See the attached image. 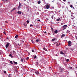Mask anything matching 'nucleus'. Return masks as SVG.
<instances>
[{
  "mask_svg": "<svg viewBox=\"0 0 77 77\" xmlns=\"http://www.w3.org/2000/svg\"><path fill=\"white\" fill-rule=\"evenodd\" d=\"M11 58H12V57H13V56H11Z\"/></svg>",
  "mask_w": 77,
  "mask_h": 77,
  "instance_id": "obj_50",
  "label": "nucleus"
},
{
  "mask_svg": "<svg viewBox=\"0 0 77 77\" xmlns=\"http://www.w3.org/2000/svg\"><path fill=\"white\" fill-rule=\"evenodd\" d=\"M29 59V57H27L26 59V60H28V59Z\"/></svg>",
  "mask_w": 77,
  "mask_h": 77,
  "instance_id": "obj_30",
  "label": "nucleus"
},
{
  "mask_svg": "<svg viewBox=\"0 0 77 77\" xmlns=\"http://www.w3.org/2000/svg\"><path fill=\"white\" fill-rule=\"evenodd\" d=\"M51 29L52 30H53V28L52 27L51 28Z\"/></svg>",
  "mask_w": 77,
  "mask_h": 77,
  "instance_id": "obj_43",
  "label": "nucleus"
},
{
  "mask_svg": "<svg viewBox=\"0 0 77 77\" xmlns=\"http://www.w3.org/2000/svg\"><path fill=\"white\" fill-rule=\"evenodd\" d=\"M56 56H57V54H56Z\"/></svg>",
  "mask_w": 77,
  "mask_h": 77,
  "instance_id": "obj_52",
  "label": "nucleus"
},
{
  "mask_svg": "<svg viewBox=\"0 0 77 77\" xmlns=\"http://www.w3.org/2000/svg\"><path fill=\"white\" fill-rule=\"evenodd\" d=\"M15 8H14L12 10H11V12H12V11H14V10H15Z\"/></svg>",
  "mask_w": 77,
  "mask_h": 77,
  "instance_id": "obj_20",
  "label": "nucleus"
},
{
  "mask_svg": "<svg viewBox=\"0 0 77 77\" xmlns=\"http://www.w3.org/2000/svg\"><path fill=\"white\" fill-rule=\"evenodd\" d=\"M2 0V1H3V0Z\"/></svg>",
  "mask_w": 77,
  "mask_h": 77,
  "instance_id": "obj_57",
  "label": "nucleus"
},
{
  "mask_svg": "<svg viewBox=\"0 0 77 77\" xmlns=\"http://www.w3.org/2000/svg\"><path fill=\"white\" fill-rule=\"evenodd\" d=\"M68 27V26L66 25H64L63 26H62V28H63V30H65V29H66V27Z\"/></svg>",
  "mask_w": 77,
  "mask_h": 77,
  "instance_id": "obj_2",
  "label": "nucleus"
},
{
  "mask_svg": "<svg viewBox=\"0 0 77 77\" xmlns=\"http://www.w3.org/2000/svg\"><path fill=\"white\" fill-rule=\"evenodd\" d=\"M73 9H75V8H74V7L73 8Z\"/></svg>",
  "mask_w": 77,
  "mask_h": 77,
  "instance_id": "obj_47",
  "label": "nucleus"
},
{
  "mask_svg": "<svg viewBox=\"0 0 77 77\" xmlns=\"http://www.w3.org/2000/svg\"><path fill=\"white\" fill-rule=\"evenodd\" d=\"M56 45H57V47H58V46H59V44H57Z\"/></svg>",
  "mask_w": 77,
  "mask_h": 77,
  "instance_id": "obj_41",
  "label": "nucleus"
},
{
  "mask_svg": "<svg viewBox=\"0 0 77 77\" xmlns=\"http://www.w3.org/2000/svg\"><path fill=\"white\" fill-rule=\"evenodd\" d=\"M31 41H32V43H33V44H34V43H35V42H34V41H33V39H32Z\"/></svg>",
  "mask_w": 77,
  "mask_h": 77,
  "instance_id": "obj_17",
  "label": "nucleus"
},
{
  "mask_svg": "<svg viewBox=\"0 0 77 77\" xmlns=\"http://www.w3.org/2000/svg\"><path fill=\"white\" fill-rule=\"evenodd\" d=\"M32 52H33V53H35V50H34L32 49Z\"/></svg>",
  "mask_w": 77,
  "mask_h": 77,
  "instance_id": "obj_22",
  "label": "nucleus"
},
{
  "mask_svg": "<svg viewBox=\"0 0 77 77\" xmlns=\"http://www.w3.org/2000/svg\"><path fill=\"white\" fill-rule=\"evenodd\" d=\"M60 53L61 54H64V53H63V52L62 51H61Z\"/></svg>",
  "mask_w": 77,
  "mask_h": 77,
  "instance_id": "obj_15",
  "label": "nucleus"
},
{
  "mask_svg": "<svg viewBox=\"0 0 77 77\" xmlns=\"http://www.w3.org/2000/svg\"><path fill=\"white\" fill-rule=\"evenodd\" d=\"M70 8H73L72 5H70Z\"/></svg>",
  "mask_w": 77,
  "mask_h": 77,
  "instance_id": "obj_33",
  "label": "nucleus"
},
{
  "mask_svg": "<svg viewBox=\"0 0 77 77\" xmlns=\"http://www.w3.org/2000/svg\"><path fill=\"white\" fill-rule=\"evenodd\" d=\"M11 76H12V74H10L8 75V77H11Z\"/></svg>",
  "mask_w": 77,
  "mask_h": 77,
  "instance_id": "obj_16",
  "label": "nucleus"
},
{
  "mask_svg": "<svg viewBox=\"0 0 77 77\" xmlns=\"http://www.w3.org/2000/svg\"><path fill=\"white\" fill-rule=\"evenodd\" d=\"M32 27H33V25H30V27H32Z\"/></svg>",
  "mask_w": 77,
  "mask_h": 77,
  "instance_id": "obj_34",
  "label": "nucleus"
},
{
  "mask_svg": "<svg viewBox=\"0 0 77 77\" xmlns=\"http://www.w3.org/2000/svg\"><path fill=\"white\" fill-rule=\"evenodd\" d=\"M18 35H17L16 36H15V38L17 39V38H18Z\"/></svg>",
  "mask_w": 77,
  "mask_h": 77,
  "instance_id": "obj_23",
  "label": "nucleus"
},
{
  "mask_svg": "<svg viewBox=\"0 0 77 77\" xmlns=\"http://www.w3.org/2000/svg\"><path fill=\"white\" fill-rule=\"evenodd\" d=\"M59 20H60V18H59L56 20V21H59Z\"/></svg>",
  "mask_w": 77,
  "mask_h": 77,
  "instance_id": "obj_10",
  "label": "nucleus"
},
{
  "mask_svg": "<svg viewBox=\"0 0 77 77\" xmlns=\"http://www.w3.org/2000/svg\"><path fill=\"white\" fill-rule=\"evenodd\" d=\"M76 68H77V66H76Z\"/></svg>",
  "mask_w": 77,
  "mask_h": 77,
  "instance_id": "obj_55",
  "label": "nucleus"
},
{
  "mask_svg": "<svg viewBox=\"0 0 77 77\" xmlns=\"http://www.w3.org/2000/svg\"><path fill=\"white\" fill-rule=\"evenodd\" d=\"M58 45H60V44L59 43L58 44Z\"/></svg>",
  "mask_w": 77,
  "mask_h": 77,
  "instance_id": "obj_46",
  "label": "nucleus"
},
{
  "mask_svg": "<svg viewBox=\"0 0 77 77\" xmlns=\"http://www.w3.org/2000/svg\"><path fill=\"white\" fill-rule=\"evenodd\" d=\"M69 12H71V11H69Z\"/></svg>",
  "mask_w": 77,
  "mask_h": 77,
  "instance_id": "obj_48",
  "label": "nucleus"
},
{
  "mask_svg": "<svg viewBox=\"0 0 77 77\" xmlns=\"http://www.w3.org/2000/svg\"><path fill=\"white\" fill-rule=\"evenodd\" d=\"M35 74H37V75H38V74H39V72L37 71H35Z\"/></svg>",
  "mask_w": 77,
  "mask_h": 77,
  "instance_id": "obj_6",
  "label": "nucleus"
},
{
  "mask_svg": "<svg viewBox=\"0 0 77 77\" xmlns=\"http://www.w3.org/2000/svg\"><path fill=\"white\" fill-rule=\"evenodd\" d=\"M71 17H72L71 18V19L72 20H73V19H74V18H75V17H74V16H73V15H71Z\"/></svg>",
  "mask_w": 77,
  "mask_h": 77,
  "instance_id": "obj_7",
  "label": "nucleus"
},
{
  "mask_svg": "<svg viewBox=\"0 0 77 77\" xmlns=\"http://www.w3.org/2000/svg\"><path fill=\"white\" fill-rule=\"evenodd\" d=\"M38 64H39V63L38 62H36V65H38Z\"/></svg>",
  "mask_w": 77,
  "mask_h": 77,
  "instance_id": "obj_26",
  "label": "nucleus"
},
{
  "mask_svg": "<svg viewBox=\"0 0 77 77\" xmlns=\"http://www.w3.org/2000/svg\"><path fill=\"white\" fill-rule=\"evenodd\" d=\"M27 24H29V20H27Z\"/></svg>",
  "mask_w": 77,
  "mask_h": 77,
  "instance_id": "obj_24",
  "label": "nucleus"
},
{
  "mask_svg": "<svg viewBox=\"0 0 77 77\" xmlns=\"http://www.w3.org/2000/svg\"><path fill=\"white\" fill-rule=\"evenodd\" d=\"M22 12L21 11H17V14H19V15H21V14Z\"/></svg>",
  "mask_w": 77,
  "mask_h": 77,
  "instance_id": "obj_5",
  "label": "nucleus"
},
{
  "mask_svg": "<svg viewBox=\"0 0 77 77\" xmlns=\"http://www.w3.org/2000/svg\"><path fill=\"white\" fill-rule=\"evenodd\" d=\"M36 42H39V39H37L36 40Z\"/></svg>",
  "mask_w": 77,
  "mask_h": 77,
  "instance_id": "obj_29",
  "label": "nucleus"
},
{
  "mask_svg": "<svg viewBox=\"0 0 77 77\" xmlns=\"http://www.w3.org/2000/svg\"><path fill=\"white\" fill-rule=\"evenodd\" d=\"M14 63L15 64H16V65H17V64H18V63H17V62H14Z\"/></svg>",
  "mask_w": 77,
  "mask_h": 77,
  "instance_id": "obj_19",
  "label": "nucleus"
},
{
  "mask_svg": "<svg viewBox=\"0 0 77 77\" xmlns=\"http://www.w3.org/2000/svg\"><path fill=\"white\" fill-rule=\"evenodd\" d=\"M69 69H72V67H71V66H69Z\"/></svg>",
  "mask_w": 77,
  "mask_h": 77,
  "instance_id": "obj_27",
  "label": "nucleus"
},
{
  "mask_svg": "<svg viewBox=\"0 0 77 77\" xmlns=\"http://www.w3.org/2000/svg\"><path fill=\"white\" fill-rule=\"evenodd\" d=\"M21 42H24V41H23V40H22L21 41Z\"/></svg>",
  "mask_w": 77,
  "mask_h": 77,
  "instance_id": "obj_39",
  "label": "nucleus"
},
{
  "mask_svg": "<svg viewBox=\"0 0 77 77\" xmlns=\"http://www.w3.org/2000/svg\"><path fill=\"white\" fill-rule=\"evenodd\" d=\"M10 63H11V64H13V63H12V61H10Z\"/></svg>",
  "mask_w": 77,
  "mask_h": 77,
  "instance_id": "obj_25",
  "label": "nucleus"
},
{
  "mask_svg": "<svg viewBox=\"0 0 77 77\" xmlns=\"http://www.w3.org/2000/svg\"><path fill=\"white\" fill-rule=\"evenodd\" d=\"M21 3L20 2H19V6L18 7V9H20L21 8Z\"/></svg>",
  "mask_w": 77,
  "mask_h": 77,
  "instance_id": "obj_4",
  "label": "nucleus"
},
{
  "mask_svg": "<svg viewBox=\"0 0 77 77\" xmlns=\"http://www.w3.org/2000/svg\"><path fill=\"white\" fill-rule=\"evenodd\" d=\"M4 73H5V74H6V71H4Z\"/></svg>",
  "mask_w": 77,
  "mask_h": 77,
  "instance_id": "obj_32",
  "label": "nucleus"
},
{
  "mask_svg": "<svg viewBox=\"0 0 77 77\" xmlns=\"http://www.w3.org/2000/svg\"><path fill=\"white\" fill-rule=\"evenodd\" d=\"M43 50H45L46 51H47V48H43Z\"/></svg>",
  "mask_w": 77,
  "mask_h": 77,
  "instance_id": "obj_11",
  "label": "nucleus"
},
{
  "mask_svg": "<svg viewBox=\"0 0 77 77\" xmlns=\"http://www.w3.org/2000/svg\"><path fill=\"white\" fill-rule=\"evenodd\" d=\"M60 21H61V20H60Z\"/></svg>",
  "mask_w": 77,
  "mask_h": 77,
  "instance_id": "obj_56",
  "label": "nucleus"
},
{
  "mask_svg": "<svg viewBox=\"0 0 77 77\" xmlns=\"http://www.w3.org/2000/svg\"><path fill=\"white\" fill-rule=\"evenodd\" d=\"M21 60L22 62H23V60H24V59H23V57L21 59Z\"/></svg>",
  "mask_w": 77,
  "mask_h": 77,
  "instance_id": "obj_21",
  "label": "nucleus"
},
{
  "mask_svg": "<svg viewBox=\"0 0 77 77\" xmlns=\"http://www.w3.org/2000/svg\"><path fill=\"white\" fill-rule=\"evenodd\" d=\"M7 39H9V38L8 37H7Z\"/></svg>",
  "mask_w": 77,
  "mask_h": 77,
  "instance_id": "obj_44",
  "label": "nucleus"
},
{
  "mask_svg": "<svg viewBox=\"0 0 77 77\" xmlns=\"http://www.w3.org/2000/svg\"><path fill=\"white\" fill-rule=\"evenodd\" d=\"M66 0H63V1H66Z\"/></svg>",
  "mask_w": 77,
  "mask_h": 77,
  "instance_id": "obj_51",
  "label": "nucleus"
},
{
  "mask_svg": "<svg viewBox=\"0 0 77 77\" xmlns=\"http://www.w3.org/2000/svg\"><path fill=\"white\" fill-rule=\"evenodd\" d=\"M9 45H10V43L9 42H7V44L5 45V47L6 48H8V47H9Z\"/></svg>",
  "mask_w": 77,
  "mask_h": 77,
  "instance_id": "obj_3",
  "label": "nucleus"
},
{
  "mask_svg": "<svg viewBox=\"0 0 77 77\" xmlns=\"http://www.w3.org/2000/svg\"><path fill=\"white\" fill-rule=\"evenodd\" d=\"M4 34H5V35H6V32H5V31H4Z\"/></svg>",
  "mask_w": 77,
  "mask_h": 77,
  "instance_id": "obj_38",
  "label": "nucleus"
},
{
  "mask_svg": "<svg viewBox=\"0 0 77 77\" xmlns=\"http://www.w3.org/2000/svg\"><path fill=\"white\" fill-rule=\"evenodd\" d=\"M51 18H52V19H53V16H51Z\"/></svg>",
  "mask_w": 77,
  "mask_h": 77,
  "instance_id": "obj_37",
  "label": "nucleus"
},
{
  "mask_svg": "<svg viewBox=\"0 0 77 77\" xmlns=\"http://www.w3.org/2000/svg\"><path fill=\"white\" fill-rule=\"evenodd\" d=\"M55 39H56V38H53V39H52V42L54 41H55Z\"/></svg>",
  "mask_w": 77,
  "mask_h": 77,
  "instance_id": "obj_12",
  "label": "nucleus"
},
{
  "mask_svg": "<svg viewBox=\"0 0 77 77\" xmlns=\"http://www.w3.org/2000/svg\"><path fill=\"white\" fill-rule=\"evenodd\" d=\"M11 56H12V54H10L9 55V56H10V57H11Z\"/></svg>",
  "mask_w": 77,
  "mask_h": 77,
  "instance_id": "obj_36",
  "label": "nucleus"
},
{
  "mask_svg": "<svg viewBox=\"0 0 77 77\" xmlns=\"http://www.w3.org/2000/svg\"><path fill=\"white\" fill-rule=\"evenodd\" d=\"M36 57H36V55H34V59H36Z\"/></svg>",
  "mask_w": 77,
  "mask_h": 77,
  "instance_id": "obj_18",
  "label": "nucleus"
},
{
  "mask_svg": "<svg viewBox=\"0 0 77 77\" xmlns=\"http://www.w3.org/2000/svg\"><path fill=\"white\" fill-rule=\"evenodd\" d=\"M37 21H40V20H39V19Z\"/></svg>",
  "mask_w": 77,
  "mask_h": 77,
  "instance_id": "obj_40",
  "label": "nucleus"
},
{
  "mask_svg": "<svg viewBox=\"0 0 77 77\" xmlns=\"http://www.w3.org/2000/svg\"><path fill=\"white\" fill-rule=\"evenodd\" d=\"M64 36H65V34H63L61 35V38H63V37H64Z\"/></svg>",
  "mask_w": 77,
  "mask_h": 77,
  "instance_id": "obj_9",
  "label": "nucleus"
},
{
  "mask_svg": "<svg viewBox=\"0 0 77 77\" xmlns=\"http://www.w3.org/2000/svg\"><path fill=\"white\" fill-rule=\"evenodd\" d=\"M8 0H6V1H8Z\"/></svg>",
  "mask_w": 77,
  "mask_h": 77,
  "instance_id": "obj_54",
  "label": "nucleus"
},
{
  "mask_svg": "<svg viewBox=\"0 0 77 77\" xmlns=\"http://www.w3.org/2000/svg\"><path fill=\"white\" fill-rule=\"evenodd\" d=\"M54 32V33H57V32H58V31H57V30H56Z\"/></svg>",
  "mask_w": 77,
  "mask_h": 77,
  "instance_id": "obj_13",
  "label": "nucleus"
},
{
  "mask_svg": "<svg viewBox=\"0 0 77 77\" xmlns=\"http://www.w3.org/2000/svg\"><path fill=\"white\" fill-rule=\"evenodd\" d=\"M44 33H47V32H46V31L44 32Z\"/></svg>",
  "mask_w": 77,
  "mask_h": 77,
  "instance_id": "obj_45",
  "label": "nucleus"
},
{
  "mask_svg": "<svg viewBox=\"0 0 77 77\" xmlns=\"http://www.w3.org/2000/svg\"><path fill=\"white\" fill-rule=\"evenodd\" d=\"M5 22L6 23H8V21H5Z\"/></svg>",
  "mask_w": 77,
  "mask_h": 77,
  "instance_id": "obj_35",
  "label": "nucleus"
},
{
  "mask_svg": "<svg viewBox=\"0 0 77 77\" xmlns=\"http://www.w3.org/2000/svg\"><path fill=\"white\" fill-rule=\"evenodd\" d=\"M13 52H15V51H14Z\"/></svg>",
  "mask_w": 77,
  "mask_h": 77,
  "instance_id": "obj_53",
  "label": "nucleus"
},
{
  "mask_svg": "<svg viewBox=\"0 0 77 77\" xmlns=\"http://www.w3.org/2000/svg\"><path fill=\"white\" fill-rule=\"evenodd\" d=\"M63 24H64V23H61V25H63Z\"/></svg>",
  "mask_w": 77,
  "mask_h": 77,
  "instance_id": "obj_42",
  "label": "nucleus"
},
{
  "mask_svg": "<svg viewBox=\"0 0 77 77\" xmlns=\"http://www.w3.org/2000/svg\"><path fill=\"white\" fill-rule=\"evenodd\" d=\"M67 42L68 43V46L69 47H71L72 45L71 44H72V42H71V41H69L68 42Z\"/></svg>",
  "mask_w": 77,
  "mask_h": 77,
  "instance_id": "obj_1",
  "label": "nucleus"
},
{
  "mask_svg": "<svg viewBox=\"0 0 77 77\" xmlns=\"http://www.w3.org/2000/svg\"><path fill=\"white\" fill-rule=\"evenodd\" d=\"M41 3V1L39 0L38 2V4H40Z\"/></svg>",
  "mask_w": 77,
  "mask_h": 77,
  "instance_id": "obj_14",
  "label": "nucleus"
},
{
  "mask_svg": "<svg viewBox=\"0 0 77 77\" xmlns=\"http://www.w3.org/2000/svg\"><path fill=\"white\" fill-rule=\"evenodd\" d=\"M29 6H28H28H27V8H29Z\"/></svg>",
  "mask_w": 77,
  "mask_h": 77,
  "instance_id": "obj_49",
  "label": "nucleus"
},
{
  "mask_svg": "<svg viewBox=\"0 0 77 77\" xmlns=\"http://www.w3.org/2000/svg\"><path fill=\"white\" fill-rule=\"evenodd\" d=\"M66 61H67V62H69V59H67L66 60Z\"/></svg>",
  "mask_w": 77,
  "mask_h": 77,
  "instance_id": "obj_28",
  "label": "nucleus"
},
{
  "mask_svg": "<svg viewBox=\"0 0 77 77\" xmlns=\"http://www.w3.org/2000/svg\"><path fill=\"white\" fill-rule=\"evenodd\" d=\"M46 8L47 9H49V5H47L46 6Z\"/></svg>",
  "mask_w": 77,
  "mask_h": 77,
  "instance_id": "obj_8",
  "label": "nucleus"
},
{
  "mask_svg": "<svg viewBox=\"0 0 77 77\" xmlns=\"http://www.w3.org/2000/svg\"><path fill=\"white\" fill-rule=\"evenodd\" d=\"M52 32L53 33H54V30H52Z\"/></svg>",
  "mask_w": 77,
  "mask_h": 77,
  "instance_id": "obj_31",
  "label": "nucleus"
}]
</instances>
